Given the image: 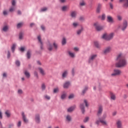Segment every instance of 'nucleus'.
Listing matches in <instances>:
<instances>
[{
	"label": "nucleus",
	"mask_w": 128,
	"mask_h": 128,
	"mask_svg": "<svg viewBox=\"0 0 128 128\" xmlns=\"http://www.w3.org/2000/svg\"><path fill=\"white\" fill-rule=\"evenodd\" d=\"M24 74L27 78H30V74L26 70L24 72Z\"/></svg>",
	"instance_id": "nucleus-18"
},
{
	"label": "nucleus",
	"mask_w": 128,
	"mask_h": 128,
	"mask_svg": "<svg viewBox=\"0 0 128 128\" xmlns=\"http://www.w3.org/2000/svg\"><path fill=\"white\" fill-rule=\"evenodd\" d=\"M24 36V33L20 32L19 34V38L20 40H22V37Z\"/></svg>",
	"instance_id": "nucleus-40"
},
{
	"label": "nucleus",
	"mask_w": 128,
	"mask_h": 128,
	"mask_svg": "<svg viewBox=\"0 0 128 128\" xmlns=\"http://www.w3.org/2000/svg\"><path fill=\"white\" fill-rule=\"evenodd\" d=\"M22 116L23 120L24 122L26 123L28 122V119H26V115L24 114V112H22Z\"/></svg>",
	"instance_id": "nucleus-22"
},
{
	"label": "nucleus",
	"mask_w": 128,
	"mask_h": 128,
	"mask_svg": "<svg viewBox=\"0 0 128 128\" xmlns=\"http://www.w3.org/2000/svg\"><path fill=\"white\" fill-rule=\"evenodd\" d=\"M14 7H12L10 8V12H14Z\"/></svg>",
	"instance_id": "nucleus-56"
},
{
	"label": "nucleus",
	"mask_w": 128,
	"mask_h": 128,
	"mask_svg": "<svg viewBox=\"0 0 128 128\" xmlns=\"http://www.w3.org/2000/svg\"><path fill=\"white\" fill-rule=\"evenodd\" d=\"M80 6H86V2L84 1H82L80 3Z\"/></svg>",
	"instance_id": "nucleus-47"
},
{
	"label": "nucleus",
	"mask_w": 128,
	"mask_h": 128,
	"mask_svg": "<svg viewBox=\"0 0 128 128\" xmlns=\"http://www.w3.org/2000/svg\"><path fill=\"white\" fill-rule=\"evenodd\" d=\"M62 12H66V10H68V7L67 6H64L62 8Z\"/></svg>",
	"instance_id": "nucleus-35"
},
{
	"label": "nucleus",
	"mask_w": 128,
	"mask_h": 128,
	"mask_svg": "<svg viewBox=\"0 0 128 128\" xmlns=\"http://www.w3.org/2000/svg\"><path fill=\"white\" fill-rule=\"evenodd\" d=\"M48 10V8H42L41 10H40V12H46V10Z\"/></svg>",
	"instance_id": "nucleus-49"
},
{
	"label": "nucleus",
	"mask_w": 128,
	"mask_h": 128,
	"mask_svg": "<svg viewBox=\"0 0 128 128\" xmlns=\"http://www.w3.org/2000/svg\"><path fill=\"white\" fill-rule=\"evenodd\" d=\"M68 54L70 58H76V54H74V53L72 52V51L68 50Z\"/></svg>",
	"instance_id": "nucleus-14"
},
{
	"label": "nucleus",
	"mask_w": 128,
	"mask_h": 128,
	"mask_svg": "<svg viewBox=\"0 0 128 128\" xmlns=\"http://www.w3.org/2000/svg\"><path fill=\"white\" fill-rule=\"evenodd\" d=\"M12 6H16V1L14 0H12Z\"/></svg>",
	"instance_id": "nucleus-60"
},
{
	"label": "nucleus",
	"mask_w": 128,
	"mask_h": 128,
	"mask_svg": "<svg viewBox=\"0 0 128 128\" xmlns=\"http://www.w3.org/2000/svg\"><path fill=\"white\" fill-rule=\"evenodd\" d=\"M16 66H20V61L16 60Z\"/></svg>",
	"instance_id": "nucleus-42"
},
{
	"label": "nucleus",
	"mask_w": 128,
	"mask_h": 128,
	"mask_svg": "<svg viewBox=\"0 0 128 128\" xmlns=\"http://www.w3.org/2000/svg\"><path fill=\"white\" fill-rule=\"evenodd\" d=\"M107 22H110V24H112L114 22V18L110 16H107Z\"/></svg>",
	"instance_id": "nucleus-12"
},
{
	"label": "nucleus",
	"mask_w": 128,
	"mask_h": 128,
	"mask_svg": "<svg viewBox=\"0 0 128 128\" xmlns=\"http://www.w3.org/2000/svg\"><path fill=\"white\" fill-rule=\"evenodd\" d=\"M80 108L82 110V114H84V104H80Z\"/></svg>",
	"instance_id": "nucleus-27"
},
{
	"label": "nucleus",
	"mask_w": 128,
	"mask_h": 128,
	"mask_svg": "<svg viewBox=\"0 0 128 128\" xmlns=\"http://www.w3.org/2000/svg\"><path fill=\"white\" fill-rule=\"evenodd\" d=\"M22 26H24V23H22V22L18 23L17 24V28H22Z\"/></svg>",
	"instance_id": "nucleus-33"
},
{
	"label": "nucleus",
	"mask_w": 128,
	"mask_h": 128,
	"mask_svg": "<svg viewBox=\"0 0 128 128\" xmlns=\"http://www.w3.org/2000/svg\"><path fill=\"white\" fill-rule=\"evenodd\" d=\"M42 90H46V85L44 84H42Z\"/></svg>",
	"instance_id": "nucleus-43"
},
{
	"label": "nucleus",
	"mask_w": 128,
	"mask_h": 128,
	"mask_svg": "<svg viewBox=\"0 0 128 128\" xmlns=\"http://www.w3.org/2000/svg\"><path fill=\"white\" fill-rule=\"evenodd\" d=\"M100 8H102V4H98L96 8V12L98 14H100Z\"/></svg>",
	"instance_id": "nucleus-20"
},
{
	"label": "nucleus",
	"mask_w": 128,
	"mask_h": 128,
	"mask_svg": "<svg viewBox=\"0 0 128 128\" xmlns=\"http://www.w3.org/2000/svg\"><path fill=\"white\" fill-rule=\"evenodd\" d=\"M38 70L40 72V74H42V76H46V72H44V70L42 68H38Z\"/></svg>",
	"instance_id": "nucleus-16"
},
{
	"label": "nucleus",
	"mask_w": 128,
	"mask_h": 128,
	"mask_svg": "<svg viewBox=\"0 0 128 128\" xmlns=\"http://www.w3.org/2000/svg\"><path fill=\"white\" fill-rule=\"evenodd\" d=\"M74 108H76V106H73L69 108L68 109V112H74Z\"/></svg>",
	"instance_id": "nucleus-23"
},
{
	"label": "nucleus",
	"mask_w": 128,
	"mask_h": 128,
	"mask_svg": "<svg viewBox=\"0 0 128 128\" xmlns=\"http://www.w3.org/2000/svg\"><path fill=\"white\" fill-rule=\"evenodd\" d=\"M106 118V114H105L103 115V117H102V120H104V118Z\"/></svg>",
	"instance_id": "nucleus-61"
},
{
	"label": "nucleus",
	"mask_w": 128,
	"mask_h": 128,
	"mask_svg": "<svg viewBox=\"0 0 128 128\" xmlns=\"http://www.w3.org/2000/svg\"><path fill=\"white\" fill-rule=\"evenodd\" d=\"M5 114H6L8 118H10V111L8 110L6 112Z\"/></svg>",
	"instance_id": "nucleus-34"
},
{
	"label": "nucleus",
	"mask_w": 128,
	"mask_h": 128,
	"mask_svg": "<svg viewBox=\"0 0 128 128\" xmlns=\"http://www.w3.org/2000/svg\"><path fill=\"white\" fill-rule=\"evenodd\" d=\"M20 50L21 52H24V47H21L20 48Z\"/></svg>",
	"instance_id": "nucleus-59"
},
{
	"label": "nucleus",
	"mask_w": 128,
	"mask_h": 128,
	"mask_svg": "<svg viewBox=\"0 0 128 128\" xmlns=\"http://www.w3.org/2000/svg\"><path fill=\"white\" fill-rule=\"evenodd\" d=\"M35 120H36V122L38 124V122H40V115H38V114L36 115Z\"/></svg>",
	"instance_id": "nucleus-25"
},
{
	"label": "nucleus",
	"mask_w": 128,
	"mask_h": 128,
	"mask_svg": "<svg viewBox=\"0 0 128 128\" xmlns=\"http://www.w3.org/2000/svg\"><path fill=\"white\" fill-rule=\"evenodd\" d=\"M53 46L55 50H58V44H56V42L53 43Z\"/></svg>",
	"instance_id": "nucleus-37"
},
{
	"label": "nucleus",
	"mask_w": 128,
	"mask_h": 128,
	"mask_svg": "<svg viewBox=\"0 0 128 128\" xmlns=\"http://www.w3.org/2000/svg\"><path fill=\"white\" fill-rule=\"evenodd\" d=\"M94 28H96V30H97L98 32L102 30H104V26H100V24L98 22L94 23Z\"/></svg>",
	"instance_id": "nucleus-4"
},
{
	"label": "nucleus",
	"mask_w": 128,
	"mask_h": 128,
	"mask_svg": "<svg viewBox=\"0 0 128 128\" xmlns=\"http://www.w3.org/2000/svg\"><path fill=\"white\" fill-rule=\"evenodd\" d=\"M8 58H10V51L8 52Z\"/></svg>",
	"instance_id": "nucleus-58"
},
{
	"label": "nucleus",
	"mask_w": 128,
	"mask_h": 128,
	"mask_svg": "<svg viewBox=\"0 0 128 128\" xmlns=\"http://www.w3.org/2000/svg\"><path fill=\"white\" fill-rule=\"evenodd\" d=\"M116 60L117 62L116 64V68H124L128 64L126 56L122 53L117 55Z\"/></svg>",
	"instance_id": "nucleus-1"
},
{
	"label": "nucleus",
	"mask_w": 128,
	"mask_h": 128,
	"mask_svg": "<svg viewBox=\"0 0 128 128\" xmlns=\"http://www.w3.org/2000/svg\"><path fill=\"white\" fill-rule=\"evenodd\" d=\"M48 50H50V52L52 50V44H49L48 45Z\"/></svg>",
	"instance_id": "nucleus-38"
},
{
	"label": "nucleus",
	"mask_w": 128,
	"mask_h": 128,
	"mask_svg": "<svg viewBox=\"0 0 128 128\" xmlns=\"http://www.w3.org/2000/svg\"><path fill=\"white\" fill-rule=\"evenodd\" d=\"M72 26H74V28H78V22H74L72 24Z\"/></svg>",
	"instance_id": "nucleus-31"
},
{
	"label": "nucleus",
	"mask_w": 128,
	"mask_h": 128,
	"mask_svg": "<svg viewBox=\"0 0 128 128\" xmlns=\"http://www.w3.org/2000/svg\"><path fill=\"white\" fill-rule=\"evenodd\" d=\"M8 26L5 25L3 26L2 30H3V32H8Z\"/></svg>",
	"instance_id": "nucleus-24"
},
{
	"label": "nucleus",
	"mask_w": 128,
	"mask_h": 128,
	"mask_svg": "<svg viewBox=\"0 0 128 128\" xmlns=\"http://www.w3.org/2000/svg\"><path fill=\"white\" fill-rule=\"evenodd\" d=\"M114 36V33H110L108 35V34H103L102 38H104V40H112Z\"/></svg>",
	"instance_id": "nucleus-2"
},
{
	"label": "nucleus",
	"mask_w": 128,
	"mask_h": 128,
	"mask_svg": "<svg viewBox=\"0 0 128 128\" xmlns=\"http://www.w3.org/2000/svg\"><path fill=\"white\" fill-rule=\"evenodd\" d=\"M100 122H101V124H103L104 126H106L108 124V123H106V121L102 119H100L99 120H97L96 122V124H98H98H100Z\"/></svg>",
	"instance_id": "nucleus-5"
},
{
	"label": "nucleus",
	"mask_w": 128,
	"mask_h": 128,
	"mask_svg": "<svg viewBox=\"0 0 128 128\" xmlns=\"http://www.w3.org/2000/svg\"><path fill=\"white\" fill-rule=\"evenodd\" d=\"M110 98L112 100H116V94L114 93L110 94Z\"/></svg>",
	"instance_id": "nucleus-17"
},
{
	"label": "nucleus",
	"mask_w": 128,
	"mask_h": 128,
	"mask_svg": "<svg viewBox=\"0 0 128 128\" xmlns=\"http://www.w3.org/2000/svg\"><path fill=\"white\" fill-rule=\"evenodd\" d=\"M96 56H97L96 54L91 55L88 59V62H89V64H90V62H92L94 61V60L96 58Z\"/></svg>",
	"instance_id": "nucleus-10"
},
{
	"label": "nucleus",
	"mask_w": 128,
	"mask_h": 128,
	"mask_svg": "<svg viewBox=\"0 0 128 128\" xmlns=\"http://www.w3.org/2000/svg\"><path fill=\"white\" fill-rule=\"evenodd\" d=\"M44 98H46V100H50V97L48 95L44 96Z\"/></svg>",
	"instance_id": "nucleus-44"
},
{
	"label": "nucleus",
	"mask_w": 128,
	"mask_h": 128,
	"mask_svg": "<svg viewBox=\"0 0 128 128\" xmlns=\"http://www.w3.org/2000/svg\"><path fill=\"white\" fill-rule=\"evenodd\" d=\"M110 8H112V10L114 8V6H112V3L110 4Z\"/></svg>",
	"instance_id": "nucleus-62"
},
{
	"label": "nucleus",
	"mask_w": 128,
	"mask_h": 128,
	"mask_svg": "<svg viewBox=\"0 0 128 128\" xmlns=\"http://www.w3.org/2000/svg\"><path fill=\"white\" fill-rule=\"evenodd\" d=\"M66 120L68 122H72V116L70 115H67L66 116Z\"/></svg>",
	"instance_id": "nucleus-19"
},
{
	"label": "nucleus",
	"mask_w": 128,
	"mask_h": 128,
	"mask_svg": "<svg viewBox=\"0 0 128 128\" xmlns=\"http://www.w3.org/2000/svg\"><path fill=\"white\" fill-rule=\"evenodd\" d=\"M116 124L118 128H122V120H118Z\"/></svg>",
	"instance_id": "nucleus-11"
},
{
	"label": "nucleus",
	"mask_w": 128,
	"mask_h": 128,
	"mask_svg": "<svg viewBox=\"0 0 128 128\" xmlns=\"http://www.w3.org/2000/svg\"><path fill=\"white\" fill-rule=\"evenodd\" d=\"M79 20L80 22H84V17L81 16L79 18Z\"/></svg>",
	"instance_id": "nucleus-41"
},
{
	"label": "nucleus",
	"mask_w": 128,
	"mask_h": 128,
	"mask_svg": "<svg viewBox=\"0 0 128 128\" xmlns=\"http://www.w3.org/2000/svg\"><path fill=\"white\" fill-rule=\"evenodd\" d=\"M16 44H13L12 46V52H14V50H16Z\"/></svg>",
	"instance_id": "nucleus-32"
},
{
	"label": "nucleus",
	"mask_w": 128,
	"mask_h": 128,
	"mask_svg": "<svg viewBox=\"0 0 128 128\" xmlns=\"http://www.w3.org/2000/svg\"><path fill=\"white\" fill-rule=\"evenodd\" d=\"M12 126H14V124H9V128H10Z\"/></svg>",
	"instance_id": "nucleus-64"
},
{
	"label": "nucleus",
	"mask_w": 128,
	"mask_h": 128,
	"mask_svg": "<svg viewBox=\"0 0 128 128\" xmlns=\"http://www.w3.org/2000/svg\"><path fill=\"white\" fill-rule=\"evenodd\" d=\"M84 27L82 26H81L80 28L78 30L76 31V34H77L78 36L80 35V34H82V32H84Z\"/></svg>",
	"instance_id": "nucleus-15"
},
{
	"label": "nucleus",
	"mask_w": 128,
	"mask_h": 128,
	"mask_svg": "<svg viewBox=\"0 0 128 128\" xmlns=\"http://www.w3.org/2000/svg\"><path fill=\"white\" fill-rule=\"evenodd\" d=\"M38 42L40 43V50H44V42H42V38L40 37V36H38Z\"/></svg>",
	"instance_id": "nucleus-6"
},
{
	"label": "nucleus",
	"mask_w": 128,
	"mask_h": 128,
	"mask_svg": "<svg viewBox=\"0 0 128 128\" xmlns=\"http://www.w3.org/2000/svg\"><path fill=\"white\" fill-rule=\"evenodd\" d=\"M110 52H112V47L108 46L104 50V54H109Z\"/></svg>",
	"instance_id": "nucleus-9"
},
{
	"label": "nucleus",
	"mask_w": 128,
	"mask_h": 128,
	"mask_svg": "<svg viewBox=\"0 0 128 128\" xmlns=\"http://www.w3.org/2000/svg\"><path fill=\"white\" fill-rule=\"evenodd\" d=\"M120 2H124L123 6L125 8H128V0H120Z\"/></svg>",
	"instance_id": "nucleus-8"
},
{
	"label": "nucleus",
	"mask_w": 128,
	"mask_h": 128,
	"mask_svg": "<svg viewBox=\"0 0 128 128\" xmlns=\"http://www.w3.org/2000/svg\"><path fill=\"white\" fill-rule=\"evenodd\" d=\"M117 18H118V20H122V16H120V15H118L117 16Z\"/></svg>",
	"instance_id": "nucleus-46"
},
{
	"label": "nucleus",
	"mask_w": 128,
	"mask_h": 128,
	"mask_svg": "<svg viewBox=\"0 0 128 128\" xmlns=\"http://www.w3.org/2000/svg\"><path fill=\"white\" fill-rule=\"evenodd\" d=\"M66 44V39L65 38H63L62 40V45L64 46Z\"/></svg>",
	"instance_id": "nucleus-30"
},
{
	"label": "nucleus",
	"mask_w": 128,
	"mask_h": 128,
	"mask_svg": "<svg viewBox=\"0 0 128 128\" xmlns=\"http://www.w3.org/2000/svg\"><path fill=\"white\" fill-rule=\"evenodd\" d=\"M70 16L72 18H74L76 16V12L73 11L71 12Z\"/></svg>",
	"instance_id": "nucleus-29"
},
{
	"label": "nucleus",
	"mask_w": 128,
	"mask_h": 128,
	"mask_svg": "<svg viewBox=\"0 0 128 128\" xmlns=\"http://www.w3.org/2000/svg\"><path fill=\"white\" fill-rule=\"evenodd\" d=\"M58 92V88H54V94Z\"/></svg>",
	"instance_id": "nucleus-52"
},
{
	"label": "nucleus",
	"mask_w": 128,
	"mask_h": 128,
	"mask_svg": "<svg viewBox=\"0 0 128 128\" xmlns=\"http://www.w3.org/2000/svg\"><path fill=\"white\" fill-rule=\"evenodd\" d=\"M18 94H22V90H18Z\"/></svg>",
	"instance_id": "nucleus-57"
},
{
	"label": "nucleus",
	"mask_w": 128,
	"mask_h": 128,
	"mask_svg": "<svg viewBox=\"0 0 128 128\" xmlns=\"http://www.w3.org/2000/svg\"><path fill=\"white\" fill-rule=\"evenodd\" d=\"M102 106H100L98 108V116H100V114H102Z\"/></svg>",
	"instance_id": "nucleus-21"
},
{
	"label": "nucleus",
	"mask_w": 128,
	"mask_h": 128,
	"mask_svg": "<svg viewBox=\"0 0 128 128\" xmlns=\"http://www.w3.org/2000/svg\"><path fill=\"white\" fill-rule=\"evenodd\" d=\"M88 90V87H85L84 89L82 90L83 94H85L86 92Z\"/></svg>",
	"instance_id": "nucleus-50"
},
{
	"label": "nucleus",
	"mask_w": 128,
	"mask_h": 128,
	"mask_svg": "<svg viewBox=\"0 0 128 128\" xmlns=\"http://www.w3.org/2000/svg\"><path fill=\"white\" fill-rule=\"evenodd\" d=\"M68 76V71H64L62 75V78H66Z\"/></svg>",
	"instance_id": "nucleus-36"
},
{
	"label": "nucleus",
	"mask_w": 128,
	"mask_h": 128,
	"mask_svg": "<svg viewBox=\"0 0 128 128\" xmlns=\"http://www.w3.org/2000/svg\"><path fill=\"white\" fill-rule=\"evenodd\" d=\"M114 72L111 74V76H120L122 74V70L118 69H114Z\"/></svg>",
	"instance_id": "nucleus-3"
},
{
	"label": "nucleus",
	"mask_w": 128,
	"mask_h": 128,
	"mask_svg": "<svg viewBox=\"0 0 128 128\" xmlns=\"http://www.w3.org/2000/svg\"><path fill=\"white\" fill-rule=\"evenodd\" d=\"M84 104H85L86 106H88V101L86 100H84Z\"/></svg>",
	"instance_id": "nucleus-55"
},
{
	"label": "nucleus",
	"mask_w": 128,
	"mask_h": 128,
	"mask_svg": "<svg viewBox=\"0 0 128 128\" xmlns=\"http://www.w3.org/2000/svg\"><path fill=\"white\" fill-rule=\"evenodd\" d=\"M70 86V82H66L63 85L64 88H68Z\"/></svg>",
	"instance_id": "nucleus-13"
},
{
	"label": "nucleus",
	"mask_w": 128,
	"mask_h": 128,
	"mask_svg": "<svg viewBox=\"0 0 128 128\" xmlns=\"http://www.w3.org/2000/svg\"><path fill=\"white\" fill-rule=\"evenodd\" d=\"M127 28H128V21L124 20L122 24V26L121 27V28L122 30H124L126 29Z\"/></svg>",
	"instance_id": "nucleus-7"
},
{
	"label": "nucleus",
	"mask_w": 128,
	"mask_h": 128,
	"mask_svg": "<svg viewBox=\"0 0 128 128\" xmlns=\"http://www.w3.org/2000/svg\"><path fill=\"white\" fill-rule=\"evenodd\" d=\"M74 50H75V52H78V48L75 47L74 48Z\"/></svg>",
	"instance_id": "nucleus-63"
},
{
	"label": "nucleus",
	"mask_w": 128,
	"mask_h": 128,
	"mask_svg": "<svg viewBox=\"0 0 128 128\" xmlns=\"http://www.w3.org/2000/svg\"><path fill=\"white\" fill-rule=\"evenodd\" d=\"M89 120H90V118H88V117H86L85 118V119L84 120V122H88Z\"/></svg>",
	"instance_id": "nucleus-48"
},
{
	"label": "nucleus",
	"mask_w": 128,
	"mask_h": 128,
	"mask_svg": "<svg viewBox=\"0 0 128 128\" xmlns=\"http://www.w3.org/2000/svg\"><path fill=\"white\" fill-rule=\"evenodd\" d=\"M94 46H95L96 48H100V44L98 41H95L94 42Z\"/></svg>",
	"instance_id": "nucleus-28"
},
{
	"label": "nucleus",
	"mask_w": 128,
	"mask_h": 128,
	"mask_svg": "<svg viewBox=\"0 0 128 128\" xmlns=\"http://www.w3.org/2000/svg\"><path fill=\"white\" fill-rule=\"evenodd\" d=\"M105 18H106V15L104 14H103L102 16V20H104Z\"/></svg>",
	"instance_id": "nucleus-51"
},
{
	"label": "nucleus",
	"mask_w": 128,
	"mask_h": 128,
	"mask_svg": "<svg viewBox=\"0 0 128 128\" xmlns=\"http://www.w3.org/2000/svg\"><path fill=\"white\" fill-rule=\"evenodd\" d=\"M34 76H36V78H38V72L35 71L34 72Z\"/></svg>",
	"instance_id": "nucleus-45"
},
{
	"label": "nucleus",
	"mask_w": 128,
	"mask_h": 128,
	"mask_svg": "<svg viewBox=\"0 0 128 128\" xmlns=\"http://www.w3.org/2000/svg\"><path fill=\"white\" fill-rule=\"evenodd\" d=\"M74 96L73 94H71L69 96H68V98L70 99V98H74Z\"/></svg>",
	"instance_id": "nucleus-53"
},
{
	"label": "nucleus",
	"mask_w": 128,
	"mask_h": 128,
	"mask_svg": "<svg viewBox=\"0 0 128 128\" xmlns=\"http://www.w3.org/2000/svg\"><path fill=\"white\" fill-rule=\"evenodd\" d=\"M17 126H18V128H20V126H22V122L19 121L18 122V124H17Z\"/></svg>",
	"instance_id": "nucleus-54"
},
{
	"label": "nucleus",
	"mask_w": 128,
	"mask_h": 128,
	"mask_svg": "<svg viewBox=\"0 0 128 128\" xmlns=\"http://www.w3.org/2000/svg\"><path fill=\"white\" fill-rule=\"evenodd\" d=\"M66 92L63 93L61 96V98L62 100H64V98H66Z\"/></svg>",
	"instance_id": "nucleus-39"
},
{
	"label": "nucleus",
	"mask_w": 128,
	"mask_h": 128,
	"mask_svg": "<svg viewBox=\"0 0 128 128\" xmlns=\"http://www.w3.org/2000/svg\"><path fill=\"white\" fill-rule=\"evenodd\" d=\"M31 54H32V51L30 50H28L27 52V54H26L27 58L28 59L30 58Z\"/></svg>",
	"instance_id": "nucleus-26"
}]
</instances>
